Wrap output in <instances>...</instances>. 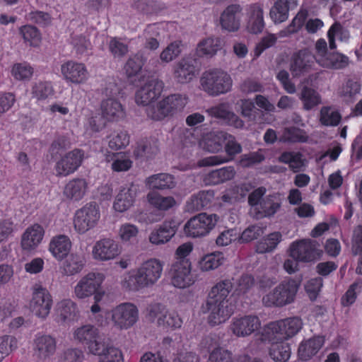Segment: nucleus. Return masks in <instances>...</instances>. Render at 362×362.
Returning a JSON list of instances; mask_svg holds the SVG:
<instances>
[{
  "instance_id": "nucleus-1",
  "label": "nucleus",
  "mask_w": 362,
  "mask_h": 362,
  "mask_svg": "<svg viewBox=\"0 0 362 362\" xmlns=\"http://www.w3.org/2000/svg\"><path fill=\"white\" fill-rule=\"evenodd\" d=\"M299 317H291L270 322L261 332L262 341L271 343L269 356L275 362H286L291 356V348L286 341L296 335L303 328Z\"/></svg>"
},
{
  "instance_id": "nucleus-2",
  "label": "nucleus",
  "mask_w": 362,
  "mask_h": 362,
  "mask_svg": "<svg viewBox=\"0 0 362 362\" xmlns=\"http://www.w3.org/2000/svg\"><path fill=\"white\" fill-rule=\"evenodd\" d=\"M164 263L151 257L123 276L121 285L126 290L139 291L155 286L162 276Z\"/></svg>"
},
{
  "instance_id": "nucleus-3",
  "label": "nucleus",
  "mask_w": 362,
  "mask_h": 362,
  "mask_svg": "<svg viewBox=\"0 0 362 362\" xmlns=\"http://www.w3.org/2000/svg\"><path fill=\"white\" fill-rule=\"evenodd\" d=\"M299 282L293 279H286L262 296V303L266 307L282 308L294 302Z\"/></svg>"
},
{
  "instance_id": "nucleus-4",
  "label": "nucleus",
  "mask_w": 362,
  "mask_h": 362,
  "mask_svg": "<svg viewBox=\"0 0 362 362\" xmlns=\"http://www.w3.org/2000/svg\"><path fill=\"white\" fill-rule=\"evenodd\" d=\"M199 83L201 89L214 97L230 92L233 87L230 75L227 71L216 68L204 71Z\"/></svg>"
},
{
  "instance_id": "nucleus-5",
  "label": "nucleus",
  "mask_w": 362,
  "mask_h": 362,
  "mask_svg": "<svg viewBox=\"0 0 362 362\" xmlns=\"http://www.w3.org/2000/svg\"><path fill=\"white\" fill-rule=\"evenodd\" d=\"M100 217L99 206L95 202L87 203L74 213V230L79 234H85L98 226Z\"/></svg>"
},
{
  "instance_id": "nucleus-6",
  "label": "nucleus",
  "mask_w": 362,
  "mask_h": 362,
  "mask_svg": "<svg viewBox=\"0 0 362 362\" xmlns=\"http://www.w3.org/2000/svg\"><path fill=\"white\" fill-rule=\"evenodd\" d=\"M315 59L321 67L329 69H342L349 64L347 56L337 52H328L325 39L317 40L315 45Z\"/></svg>"
},
{
  "instance_id": "nucleus-7",
  "label": "nucleus",
  "mask_w": 362,
  "mask_h": 362,
  "mask_svg": "<svg viewBox=\"0 0 362 362\" xmlns=\"http://www.w3.org/2000/svg\"><path fill=\"white\" fill-rule=\"evenodd\" d=\"M105 274L99 272H88L82 276L73 288L74 296L80 300L88 298L98 293H106L103 288Z\"/></svg>"
},
{
  "instance_id": "nucleus-8",
  "label": "nucleus",
  "mask_w": 362,
  "mask_h": 362,
  "mask_svg": "<svg viewBox=\"0 0 362 362\" xmlns=\"http://www.w3.org/2000/svg\"><path fill=\"white\" fill-rule=\"evenodd\" d=\"M218 220V216L214 214H199L186 222L184 233L189 238L204 237L213 230Z\"/></svg>"
},
{
  "instance_id": "nucleus-9",
  "label": "nucleus",
  "mask_w": 362,
  "mask_h": 362,
  "mask_svg": "<svg viewBox=\"0 0 362 362\" xmlns=\"http://www.w3.org/2000/svg\"><path fill=\"white\" fill-rule=\"evenodd\" d=\"M289 255L298 262H310L320 259L322 255V250L317 241L304 239L291 244Z\"/></svg>"
},
{
  "instance_id": "nucleus-10",
  "label": "nucleus",
  "mask_w": 362,
  "mask_h": 362,
  "mask_svg": "<svg viewBox=\"0 0 362 362\" xmlns=\"http://www.w3.org/2000/svg\"><path fill=\"white\" fill-rule=\"evenodd\" d=\"M111 320L119 329H128L132 327L139 320V310L132 303H122L111 310Z\"/></svg>"
},
{
  "instance_id": "nucleus-11",
  "label": "nucleus",
  "mask_w": 362,
  "mask_h": 362,
  "mask_svg": "<svg viewBox=\"0 0 362 362\" xmlns=\"http://www.w3.org/2000/svg\"><path fill=\"white\" fill-rule=\"evenodd\" d=\"M53 299L47 288L40 285L34 286L29 303L31 313L37 317L45 320L51 311Z\"/></svg>"
},
{
  "instance_id": "nucleus-12",
  "label": "nucleus",
  "mask_w": 362,
  "mask_h": 362,
  "mask_svg": "<svg viewBox=\"0 0 362 362\" xmlns=\"http://www.w3.org/2000/svg\"><path fill=\"white\" fill-rule=\"evenodd\" d=\"M122 251V246L118 242L111 238H104L94 243L91 256L97 262H108L119 257Z\"/></svg>"
},
{
  "instance_id": "nucleus-13",
  "label": "nucleus",
  "mask_w": 362,
  "mask_h": 362,
  "mask_svg": "<svg viewBox=\"0 0 362 362\" xmlns=\"http://www.w3.org/2000/svg\"><path fill=\"white\" fill-rule=\"evenodd\" d=\"M148 315L151 320L163 329H175L182 325V320L177 313L169 311L160 304L152 305Z\"/></svg>"
},
{
  "instance_id": "nucleus-14",
  "label": "nucleus",
  "mask_w": 362,
  "mask_h": 362,
  "mask_svg": "<svg viewBox=\"0 0 362 362\" xmlns=\"http://www.w3.org/2000/svg\"><path fill=\"white\" fill-rule=\"evenodd\" d=\"M170 283L177 288H189L195 282L190 261L174 262L170 269Z\"/></svg>"
},
{
  "instance_id": "nucleus-15",
  "label": "nucleus",
  "mask_w": 362,
  "mask_h": 362,
  "mask_svg": "<svg viewBox=\"0 0 362 362\" xmlns=\"http://www.w3.org/2000/svg\"><path fill=\"white\" fill-rule=\"evenodd\" d=\"M225 143V151L226 155H216L206 157L199 161L200 166H214L221 165L232 161L235 156L242 151L241 145L235 138L226 133Z\"/></svg>"
},
{
  "instance_id": "nucleus-16",
  "label": "nucleus",
  "mask_w": 362,
  "mask_h": 362,
  "mask_svg": "<svg viewBox=\"0 0 362 362\" xmlns=\"http://www.w3.org/2000/svg\"><path fill=\"white\" fill-rule=\"evenodd\" d=\"M261 327L259 318L253 315L233 317L229 326L230 332L236 337L250 336Z\"/></svg>"
},
{
  "instance_id": "nucleus-17",
  "label": "nucleus",
  "mask_w": 362,
  "mask_h": 362,
  "mask_svg": "<svg viewBox=\"0 0 362 362\" xmlns=\"http://www.w3.org/2000/svg\"><path fill=\"white\" fill-rule=\"evenodd\" d=\"M84 159V153L80 149H74L65 153L57 162L55 172L57 176L66 177L78 170Z\"/></svg>"
},
{
  "instance_id": "nucleus-18",
  "label": "nucleus",
  "mask_w": 362,
  "mask_h": 362,
  "mask_svg": "<svg viewBox=\"0 0 362 362\" xmlns=\"http://www.w3.org/2000/svg\"><path fill=\"white\" fill-rule=\"evenodd\" d=\"M61 74L66 83L75 85L85 83L89 78L86 66L83 63L73 60L61 65Z\"/></svg>"
},
{
  "instance_id": "nucleus-19",
  "label": "nucleus",
  "mask_w": 362,
  "mask_h": 362,
  "mask_svg": "<svg viewBox=\"0 0 362 362\" xmlns=\"http://www.w3.org/2000/svg\"><path fill=\"white\" fill-rule=\"evenodd\" d=\"M163 83L158 79L148 81L135 93V102L138 105L146 106L153 104L161 95Z\"/></svg>"
},
{
  "instance_id": "nucleus-20",
  "label": "nucleus",
  "mask_w": 362,
  "mask_h": 362,
  "mask_svg": "<svg viewBox=\"0 0 362 362\" xmlns=\"http://www.w3.org/2000/svg\"><path fill=\"white\" fill-rule=\"evenodd\" d=\"M315 54L308 49L295 53L290 64V71L293 77H299L311 71L315 65Z\"/></svg>"
},
{
  "instance_id": "nucleus-21",
  "label": "nucleus",
  "mask_w": 362,
  "mask_h": 362,
  "mask_svg": "<svg viewBox=\"0 0 362 362\" xmlns=\"http://www.w3.org/2000/svg\"><path fill=\"white\" fill-rule=\"evenodd\" d=\"M196 75V60L189 57L182 58L173 65V76L178 83H188L195 78Z\"/></svg>"
},
{
  "instance_id": "nucleus-22",
  "label": "nucleus",
  "mask_w": 362,
  "mask_h": 362,
  "mask_svg": "<svg viewBox=\"0 0 362 362\" xmlns=\"http://www.w3.org/2000/svg\"><path fill=\"white\" fill-rule=\"evenodd\" d=\"M137 191V187L133 184L121 187L115 197L113 210L117 213H124L130 209L136 202Z\"/></svg>"
},
{
  "instance_id": "nucleus-23",
  "label": "nucleus",
  "mask_w": 362,
  "mask_h": 362,
  "mask_svg": "<svg viewBox=\"0 0 362 362\" xmlns=\"http://www.w3.org/2000/svg\"><path fill=\"white\" fill-rule=\"evenodd\" d=\"M178 224L175 221H165L151 230L148 235V241L156 246L165 245L175 236Z\"/></svg>"
},
{
  "instance_id": "nucleus-24",
  "label": "nucleus",
  "mask_w": 362,
  "mask_h": 362,
  "mask_svg": "<svg viewBox=\"0 0 362 362\" xmlns=\"http://www.w3.org/2000/svg\"><path fill=\"white\" fill-rule=\"evenodd\" d=\"M45 236L44 228L35 223L28 226L21 238V247L23 251L31 252L35 251L42 242Z\"/></svg>"
},
{
  "instance_id": "nucleus-25",
  "label": "nucleus",
  "mask_w": 362,
  "mask_h": 362,
  "mask_svg": "<svg viewBox=\"0 0 362 362\" xmlns=\"http://www.w3.org/2000/svg\"><path fill=\"white\" fill-rule=\"evenodd\" d=\"M242 8L238 4L227 6L220 16L221 28L228 32H235L240 27Z\"/></svg>"
},
{
  "instance_id": "nucleus-26",
  "label": "nucleus",
  "mask_w": 362,
  "mask_h": 362,
  "mask_svg": "<svg viewBox=\"0 0 362 362\" xmlns=\"http://www.w3.org/2000/svg\"><path fill=\"white\" fill-rule=\"evenodd\" d=\"M34 353L40 358H47L52 356L57 349L56 339L49 335L38 333L33 341Z\"/></svg>"
},
{
  "instance_id": "nucleus-27",
  "label": "nucleus",
  "mask_w": 362,
  "mask_h": 362,
  "mask_svg": "<svg viewBox=\"0 0 362 362\" xmlns=\"http://www.w3.org/2000/svg\"><path fill=\"white\" fill-rule=\"evenodd\" d=\"M207 112L210 116L221 119L226 124L235 128H243L244 126L243 121L230 111L228 103H221L211 107L207 110Z\"/></svg>"
},
{
  "instance_id": "nucleus-28",
  "label": "nucleus",
  "mask_w": 362,
  "mask_h": 362,
  "mask_svg": "<svg viewBox=\"0 0 362 362\" xmlns=\"http://www.w3.org/2000/svg\"><path fill=\"white\" fill-rule=\"evenodd\" d=\"M209 313V322L211 325H218L228 320L233 313L230 303H206Z\"/></svg>"
},
{
  "instance_id": "nucleus-29",
  "label": "nucleus",
  "mask_w": 362,
  "mask_h": 362,
  "mask_svg": "<svg viewBox=\"0 0 362 362\" xmlns=\"http://www.w3.org/2000/svg\"><path fill=\"white\" fill-rule=\"evenodd\" d=\"M88 189V182L85 178L76 177L66 184L63 194L68 200L79 202L86 195Z\"/></svg>"
},
{
  "instance_id": "nucleus-30",
  "label": "nucleus",
  "mask_w": 362,
  "mask_h": 362,
  "mask_svg": "<svg viewBox=\"0 0 362 362\" xmlns=\"http://www.w3.org/2000/svg\"><path fill=\"white\" fill-rule=\"evenodd\" d=\"M78 313L76 303L69 298L58 301L54 309V320L59 323L72 320Z\"/></svg>"
},
{
  "instance_id": "nucleus-31",
  "label": "nucleus",
  "mask_w": 362,
  "mask_h": 362,
  "mask_svg": "<svg viewBox=\"0 0 362 362\" xmlns=\"http://www.w3.org/2000/svg\"><path fill=\"white\" fill-rule=\"evenodd\" d=\"M101 112L108 122H117L125 117V109L121 103L113 98H108L101 103Z\"/></svg>"
},
{
  "instance_id": "nucleus-32",
  "label": "nucleus",
  "mask_w": 362,
  "mask_h": 362,
  "mask_svg": "<svg viewBox=\"0 0 362 362\" xmlns=\"http://www.w3.org/2000/svg\"><path fill=\"white\" fill-rule=\"evenodd\" d=\"M71 246V241L67 235H57L51 239L48 250L57 260L62 261L67 257Z\"/></svg>"
},
{
  "instance_id": "nucleus-33",
  "label": "nucleus",
  "mask_w": 362,
  "mask_h": 362,
  "mask_svg": "<svg viewBox=\"0 0 362 362\" xmlns=\"http://www.w3.org/2000/svg\"><path fill=\"white\" fill-rule=\"evenodd\" d=\"M226 132H211L204 134L199 141V145L203 150L215 153L223 149V145L226 140Z\"/></svg>"
},
{
  "instance_id": "nucleus-34",
  "label": "nucleus",
  "mask_w": 362,
  "mask_h": 362,
  "mask_svg": "<svg viewBox=\"0 0 362 362\" xmlns=\"http://www.w3.org/2000/svg\"><path fill=\"white\" fill-rule=\"evenodd\" d=\"M223 45V41L218 37H208L199 42L195 49L198 57L211 58Z\"/></svg>"
},
{
  "instance_id": "nucleus-35",
  "label": "nucleus",
  "mask_w": 362,
  "mask_h": 362,
  "mask_svg": "<svg viewBox=\"0 0 362 362\" xmlns=\"http://www.w3.org/2000/svg\"><path fill=\"white\" fill-rule=\"evenodd\" d=\"M281 206V199L279 194L274 193L263 198L259 208L255 212L257 218L274 216Z\"/></svg>"
},
{
  "instance_id": "nucleus-36",
  "label": "nucleus",
  "mask_w": 362,
  "mask_h": 362,
  "mask_svg": "<svg viewBox=\"0 0 362 362\" xmlns=\"http://www.w3.org/2000/svg\"><path fill=\"white\" fill-rule=\"evenodd\" d=\"M232 290V283L228 280L221 281L210 290L206 303H229L228 296Z\"/></svg>"
},
{
  "instance_id": "nucleus-37",
  "label": "nucleus",
  "mask_w": 362,
  "mask_h": 362,
  "mask_svg": "<svg viewBox=\"0 0 362 362\" xmlns=\"http://www.w3.org/2000/svg\"><path fill=\"white\" fill-rule=\"evenodd\" d=\"M247 28L253 33H260L264 26L263 6L259 3L252 4L247 8Z\"/></svg>"
},
{
  "instance_id": "nucleus-38",
  "label": "nucleus",
  "mask_w": 362,
  "mask_h": 362,
  "mask_svg": "<svg viewBox=\"0 0 362 362\" xmlns=\"http://www.w3.org/2000/svg\"><path fill=\"white\" fill-rule=\"evenodd\" d=\"M105 159L107 163H111L112 170L117 173L129 170L133 164L130 155L127 152H107Z\"/></svg>"
},
{
  "instance_id": "nucleus-39",
  "label": "nucleus",
  "mask_w": 362,
  "mask_h": 362,
  "mask_svg": "<svg viewBox=\"0 0 362 362\" xmlns=\"http://www.w3.org/2000/svg\"><path fill=\"white\" fill-rule=\"evenodd\" d=\"M213 191H200L193 194L186 202V211L194 212L200 211L210 205L214 199Z\"/></svg>"
},
{
  "instance_id": "nucleus-40",
  "label": "nucleus",
  "mask_w": 362,
  "mask_h": 362,
  "mask_svg": "<svg viewBox=\"0 0 362 362\" xmlns=\"http://www.w3.org/2000/svg\"><path fill=\"white\" fill-rule=\"evenodd\" d=\"M322 337H314L303 341L298 347V354L303 361H308L315 355L324 344Z\"/></svg>"
},
{
  "instance_id": "nucleus-41",
  "label": "nucleus",
  "mask_w": 362,
  "mask_h": 362,
  "mask_svg": "<svg viewBox=\"0 0 362 362\" xmlns=\"http://www.w3.org/2000/svg\"><path fill=\"white\" fill-rule=\"evenodd\" d=\"M226 258L220 252H214L206 254L197 261V266L202 272H207L218 269L224 264Z\"/></svg>"
},
{
  "instance_id": "nucleus-42",
  "label": "nucleus",
  "mask_w": 362,
  "mask_h": 362,
  "mask_svg": "<svg viewBox=\"0 0 362 362\" xmlns=\"http://www.w3.org/2000/svg\"><path fill=\"white\" fill-rule=\"evenodd\" d=\"M87 347L90 354L103 358L109 356L110 349H117L110 344L109 339L100 334L99 332L97 337L93 339Z\"/></svg>"
},
{
  "instance_id": "nucleus-43",
  "label": "nucleus",
  "mask_w": 362,
  "mask_h": 362,
  "mask_svg": "<svg viewBox=\"0 0 362 362\" xmlns=\"http://www.w3.org/2000/svg\"><path fill=\"white\" fill-rule=\"evenodd\" d=\"M303 107L305 110H310L322 103L320 94L314 88L304 86L299 93Z\"/></svg>"
},
{
  "instance_id": "nucleus-44",
  "label": "nucleus",
  "mask_w": 362,
  "mask_h": 362,
  "mask_svg": "<svg viewBox=\"0 0 362 362\" xmlns=\"http://www.w3.org/2000/svg\"><path fill=\"white\" fill-rule=\"evenodd\" d=\"M84 265V257L81 255L72 253L66 259L61 267L62 273L66 276L75 275L82 271Z\"/></svg>"
},
{
  "instance_id": "nucleus-45",
  "label": "nucleus",
  "mask_w": 362,
  "mask_h": 362,
  "mask_svg": "<svg viewBox=\"0 0 362 362\" xmlns=\"http://www.w3.org/2000/svg\"><path fill=\"white\" fill-rule=\"evenodd\" d=\"M235 175V170L232 166H227L213 170L205 176L206 185H218L232 180Z\"/></svg>"
},
{
  "instance_id": "nucleus-46",
  "label": "nucleus",
  "mask_w": 362,
  "mask_h": 362,
  "mask_svg": "<svg viewBox=\"0 0 362 362\" xmlns=\"http://www.w3.org/2000/svg\"><path fill=\"white\" fill-rule=\"evenodd\" d=\"M168 116L181 111L187 105L188 98L185 95L172 94L161 100Z\"/></svg>"
},
{
  "instance_id": "nucleus-47",
  "label": "nucleus",
  "mask_w": 362,
  "mask_h": 362,
  "mask_svg": "<svg viewBox=\"0 0 362 362\" xmlns=\"http://www.w3.org/2000/svg\"><path fill=\"white\" fill-rule=\"evenodd\" d=\"M327 36L330 49L337 48V40L342 42H347L350 37L349 32L337 22L331 25L327 31Z\"/></svg>"
},
{
  "instance_id": "nucleus-48",
  "label": "nucleus",
  "mask_w": 362,
  "mask_h": 362,
  "mask_svg": "<svg viewBox=\"0 0 362 362\" xmlns=\"http://www.w3.org/2000/svg\"><path fill=\"white\" fill-rule=\"evenodd\" d=\"M19 35L24 43L30 47H38L42 42V35L39 30L33 25H25L19 28Z\"/></svg>"
},
{
  "instance_id": "nucleus-49",
  "label": "nucleus",
  "mask_w": 362,
  "mask_h": 362,
  "mask_svg": "<svg viewBox=\"0 0 362 362\" xmlns=\"http://www.w3.org/2000/svg\"><path fill=\"white\" fill-rule=\"evenodd\" d=\"M98 332L93 325H84L74 329L73 339L88 346L93 339L97 337Z\"/></svg>"
},
{
  "instance_id": "nucleus-50",
  "label": "nucleus",
  "mask_w": 362,
  "mask_h": 362,
  "mask_svg": "<svg viewBox=\"0 0 362 362\" xmlns=\"http://www.w3.org/2000/svg\"><path fill=\"white\" fill-rule=\"evenodd\" d=\"M146 185L149 189H164L173 188L175 186L174 178L167 173H159L146 178Z\"/></svg>"
},
{
  "instance_id": "nucleus-51",
  "label": "nucleus",
  "mask_w": 362,
  "mask_h": 362,
  "mask_svg": "<svg viewBox=\"0 0 362 362\" xmlns=\"http://www.w3.org/2000/svg\"><path fill=\"white\" fill-rule=\"evenodd\" d=\"M146 198L149 204L159 211H167L176 204L173 197H163L153 191L150 192Z\"/></svg>"
},
{
  "instance_id": "nucleus-52",
  "label": "nucleus",
  "mask_w": 362,
  "mask_h": 362,
  "mask_svg": "<svg viewBox=\"0 0 362 362\" xmlns=\"http://www.w3.org/2000/svg\"><path fill=\"white\" fill-rule=\"evenodd\" d=\"M139 228L137 226L124 223L119 226L117 231L119 239L124 244H131L138 240Z\"/></svg>"
},
{
  "instance_id": "nucleus-53",
  "label": "nucleus",
  "mask_w": 362,
  "mask_h": 362,
  "mask_svg": "<svg viewBox=\"0 0 362 362\" xmlns=\"http://www.w3.org/2000/svg\"><path fill=\"white\" fill-rule=\"evenodd\" d=\"M290 0H277L271 8L269 15L275 23H280L288 17Z\"/></svg>"
},
{
  "instance_id": "nucleus-54",
  "label": "nucleus",
  "mask_w": 362,
  "mask_h": 362,
  "mask_svg": "<svg viewBox=\"0 0 362 362\" xmlns=\"http://www.w3.org/2000/svg\"><path fill=\"white\" fill-rule=\"evenodd\" d=\"M34 74L33 67L27 62L14 64L11 69L12 77L19 81H28Z\"/></svg>"
},
{
  "instance_id": "nucleus-55",
  "label": "nucleus",
  "mask_w": 362,
  "mask_h": 362,
  "mask_svg": "<svg viewBox=\"0 0 362 362\" xmlns=\"http://www.w3.org/2000/svg\"><path fill=\"white\" fill-rule=\"evenodd\" d=\"M308 140V136L306 132L303 129L296 127L285 128L279 138V141L281 142L290 143H305Z\"/></svg>"
},
{
  "instance_id": "nucleus-56",
  "label": "nucleus",
  "mask_w": 362,
  "mask_h": 362,
  "mask_svg": "<svg viewBox=\"0 0 362 362\" xmlns=\"http://www.w3.org/2000/svg\"><path fill=\"white\" fill-rule=\"evenodd\" d=\"M282 235L279 232L270 233L267 238L258 242L256 245V251L258 253L272 252L281 241Z\"/></svg>"
},
{
  "instance_id": "nucleus-57",
  "label": "nucleus",
  "mask_w": 362,
  "mask_h": 362,
  "mask_svg": "<svg viewBox=\"0 0 362 362\" xmlns=\"http://www.w3.org/2000/svg\"><path fill=\"white\" fill-rule=\"evenodd\" d=\"M160 25L157 24L150 25L146 28L144 33L145 48L154 50L159 47V42L157 40V37L160 35Z\"/></svg>"
},
{
  "instance_id": "nucleus-58",
  "label": "nucleus",
  "mask_w": 362,
  "mask_h": 362,
  "mask_svg": "<svg viewBox=\"0 0 362 362\" xmlns=\"http://www.w3.org/2000/svg\"><path fill=\"white\" fill-rule=\"evenodd\" d=\"M52 84L49 81L35 82L32 87V95L37 100H45L54 95Z\"/></svg>"
},
{
  "instance_id": "nucleus-59",
  "label": "nucleus",
  "mask_w": 362,
  "mask_h": 362,
  "mask_svg": "<svg viewBox=\"0 0 362 362\" xmlns=\"http://www.w3.org/2000/svg\"><path fill=\"white\" fill-rule=\"evenodd\" d=\"M341 119V115L331 107H323L320 110V121L325 126H337Z\"/></svg>"
},
{
  "instance_id": "nucleus-60",
  "label": "nucleus",
  "mask_w": 362,
  "mask_h": 362,
  "mask_svg": "<svg viewBox=\"0 0 362 362\" xmlns=\"http://www.w3.org/2000/svg\"><path fill=\"white\" fill-rule=\"evenodd\" d=\"M18 343L16 337L11 335L0 337V362L18 348Z\"/></svg>"
},
{
  "instance_id": "nucleus-61",
  "label": "nucleus",
  "mask_w": 362,
  "mask_h": 362,
  "mask_svg": "<svg viewBox=\"0 0 362 362\" xmlns=\"http://www.w3.org/2000/svg\"><path fill=\"white\" fill-rule=\"evenodd\" d=\"M361 84L354 79L347 80L340 88L339 94L346 100H352L360 93Z\"/></svg>"
},
{
  "instance_id": "nucleus-62",
  "label": "nucleus",
  "mask_w": 362,
  "mask_h": 362,
  "mask_svg": "<svg viewBox=\"0 0 362 362\" xmlns=\"http://www.w3.org/2000/svg\"><path fill=\"white\" fill-rule=\"evenodd\" d=\"M264 159V151L259 149L257 151L242 155L238 160V165L242 168H250L262 163Z\"/></svg>"
},
{
  "instance_id": "nucleus-63",
  "label": "nucleus",
  "mask_w": 362,
  "mask_h": 362,
  "mask_svg": "<svg viewBox=\"0 0 362 362\" xmlns=\"http://www.w3.org/2000/svg\"><path fill=\"white\" fill-rule=\"evenodd\" d=\"M182 42L174 41L170 43L160 54V59L162 62L169 63L176 59L182 52Z\"/></svg>"
},
{
  "instance_id": "nucleus-64",
  "label": "nucleus",
  "mask_w": 362,
  "mask_h": 362,
  "mask_svg": "<svg viewBox=\"0 0 362 362\" xmlns=\"http://www.w3.org/2000/svg\"><path fill=\"white\" fill-rule=\"evenodd\" d=\"M353 241V252L359 256L356 272L362 274V226H358L355 229Z\"/></svg>"
}]
</instances>
